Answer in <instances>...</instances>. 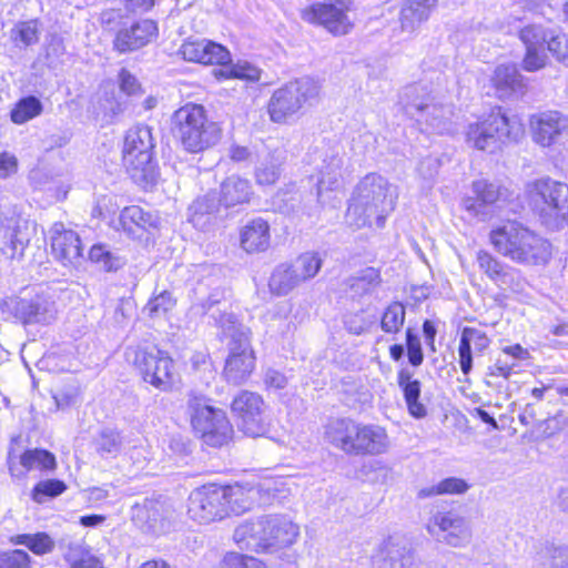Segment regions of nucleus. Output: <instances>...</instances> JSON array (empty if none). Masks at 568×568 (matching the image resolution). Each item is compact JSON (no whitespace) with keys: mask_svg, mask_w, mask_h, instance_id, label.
<instances>
[{"mask_svg":"<svg viewBox=\"0 0 568 568\" xmlns=\"http://www.w3.org/2000/svg\"><path fill=\"white\" fill-rule=\"evenodd\" d=\"M548 51L560 62L568 65V37L565 34L550 36L548 40Z\"/></svg>","mask_w":568,"mask_h":568,"instance_id":"obj_55","label":"nucleus"},{"mask_svg":"<svg viewBox=\"0 0 568 568\" xmlns=\"http://www.w3.org/2000/svg\"><path fill=\"white\" fill-rule=\"evenodd\" d=\"M496 285L504 290H510L515 293H521L526 288V280L523 277L520 271L507 266L505 272L500 275Z\"/></svg>","mask_w":568,"mask_h":568,"instance_id":"obj_53","label":"nucleus"},{"mask_svg":"<svg viewBox=\"0 0 568 568\" xmlns=\"http://www.w3.org/2000/svg\"><path fill=\"white\" fill-rule=\"evenodd\" d=\"M29 241L27 222L0 229V248L11 258L22 256Z\"/></svg>","mask_w":568,"mask_h":568,"instance_id":"obj_28","label":"nucleus"},{"mask_svg":"<svg viewBox=\"0 0 568 568\" xmlns=\"http://www.w3.org/2000/svg\"><path fill=\"white\" fill-rule=\"evenodd\" d=\"M41 32V24L38 19L19 21L11 29L10 38L19 48H28L38 43Z\"/></svg>","mask_w":568,"mask_h":568,"instance_id":"obj_39","label":"nucleus"},{"mask_svg":"<svg viewBox=\"0 0 568 568\" xmlns=\"http://www.w3.org/2000/svg\"><path fill=\"white\" fill-rule=\"evenodd\" d=\"M460 341H466L471 347L474 344L475 349L478 352H483L489 346V338L487 335L475 327H465L462 332Z\"/></svg>","mask_w":568,"mask_h":568,"instance_id":"obj_56","label":"nucleus"},{"mask_svg":"<svg viewBox=\"0 0 568 568\" xmlns=\"http://www.w3.org/2000/svg\"><path fill=\"white\" fill-rule=\"evenodd\" d=\"M348 10L344 0L315 2L302 11V19L308 23L321 24L333 34L343 36L353 27L347 16Z\"/></svg>","mask_w":568,"mask_h":568,"instance_id":"obj_15","label":"nucleus"},{"mask_svg":"<svg viewBox=\"0 0 568 568\" xmlns=\"http://www.w3.org/2000/svg\"><path fill=\"white\" fill-rule=\"evenodd\" d=\"M125 357L145 383L162 392L172 388L174 362L168 352L153 344H140L128 347Z\"/></svg>","mask_w":568,"mask_h":568,"instance_id":"obj_9","label":"nucleus"},{"mask_svg":"<svg viewBox=\"0 0 568 568\" xmlns=\"http://www.w3.org/2000/svg\"><path fill=\"white\" fill-rule=\"evenodd\" d=\"M427 531L450 547H465L470 542L471 529L465 517L455 511H438L427 524Z\"/></svg>","mask_w":568,"mask_h":568,"instance_id":"obj_16","label":"nucleus"},{"mask_svg":"<svg viewBox=\"0 0 568 568\" xmlns=\"http://www.w3.org/2000/svg\"><path fill=\"white\" fill-rule=\"evenodd\" d=\"M16 545L28 547L36 555H45L54 549V540L45 532L22 534L12 538Z\"/></svg>","mask_w":568,"mask_h":568,"instance_id":"obj_44","label":"nucleus"},{"mask_svg":"<svg viewBox=\"0 0 568 568\" xmlns=\"http://www.w3.org/2000/svg\"><path fill=\"white\" fill-rule=\"evenodd\" d=\"M237 418L239 428L247 436H264L270 430L264 399L257 393L242 390L231 405Z\"/></svg>","mask_w":568,"mask_h":568,"instance_id":"obj_12","label":"nucleus"},{"mask_svg":"<svg viewBox=\"0 0 568 568\" xmlns=\"http://www.w3.org/2000/svg\"><path fill=\"white\" fill-rule=\"evenodd\" d=\"M372 564L375 568H415L416 558L403 541L388 537L375 550Z\"/></svg>","mask_w":568,"mask_h":568,"instance_id":"obj_24","label":"nucleus"},{"mask_svg":"<svg viewBox=\"0 0 568 568\" xmlns=\"http://www.w3.org/2000/svg\"><path fill=\"white\" fill-rule=\"evenodd\" d=\"M51 253L67 267H78L83 260V246L80 236L63 223H54L50 230Z\"/></svg>","mask_w":568,"mask_h":568,"instance_id":"obj_19","label":"nucleus"},{"mask_svg":"<svg viewBox=\"0 0 568 568\" xmlns=\"http://www.w3.org/2000/svg\"><path fill=\"white\" fill-rule=\"evenodd\" d=\"M436 3L437 0H407L400 11L403 29L414 30L417 24L426 21Z\"/></svg>","mask_w":568,"mask_h":568,"instance_id":"obj_33","label":"nucleus"},{"mask_svg":"<svg viewBox=\"0 0 568 568\" xmlns=\"http://www.w3.org/2000/svg\"><path fill=\"white\" fill-rule=\"evenodd\" d=\"M255 367V356L235 357L229 356L225 362L224 376L226 381L234 385L243 384L252 374Z\"/></svg>","mask_w":568,"mask_h":568,"instance_id":"obj_36","label":"nucleus"},{"mask_svg":"<svg viewBox=\"0 0 568 568\" xmlns=\"http://www.w3.org/2000/svg\"><path fill=\"white\" fill-rule=\"evenodd\" d=\"M551 34H554V31L537 23L526 24L519 30L518 37L526 49L523 60V68L526 71L534 72L546 65L548 55L545 44L548 45Z\"/></svg>","mask_w":568,"mask_h":568,"instance_id":"obj_18","label":"nucleus"},{"mask_svg":"<svg viewBox=\"0 0 568 568\" xmlns=\"http://www.w3.org/2000/svg\"><path fill=\"white\" fill-rule=\"evenodd\" d=\"M473 191L476 194V200L467 199L465 201V207L468 211H473L475 214L479 213V205L481 204H495L500 201H506L509 196V192L506 187H503L498 183L489 182L487 180H479L473 183Z\"/></svg>","mask_w":568,"mask_h":568,"instance_id":"obj_27","label":"nucleus"},{"mask_svg":"<svg viewBox=\"0 0 568 568\" xmlns=\"http://www.w3.org/2000/svg\"><path fill=\"white\" fill-rule=\"evenodd\" d=\"M179 54L189 62L202 64H224L231 61L229 50L207 39H187L179 49Z\"/></svg>","mask_w":568,"mask_h":568,"instance_id":"obj_21","label":"nucleus"},{"mask_svg":"<svg viewBox=\"0 0 568 568\" xmlns=\"http://www.w3.org/2000/svg\"><path fill=\"white\" fill-rule=\"evenodd\" d=\"M323 260L315 252L301 254L291 265L302 283L315 277L320 272Z\"/></svg>","mask_w":568,"mask_h":568,"instance_id":"obj_43","label":"nucleus"},{"mask_svg":"<svg viewBox=\"0 0 568 568\" xmlns=\"http://www.w3.org/2000/svg\"><path fill=\"white\" fill-rule=\"evenodd\" d=\"M226 500L227 517L231 515H241L252 507L251 490L240 485L223 487Z\"/></svg>","mask_w":568,"mask_h":568,"instance_id":"obj_40","label":"nucleus"},{"mask_svg":"<svg viewBox=\"0 0 568 568\" xmlns=\"http://www.w3.org/2000/svg\"><path fill=\"white\" fill-rule=\"evenodd\" d=\"M18 170L17 158L8 152L0 154V179H7Z\"/></svg>","mask_w":568,"mask_h":568,"instance_id":"obj_64","label":"nucleus"},{"mask_svg":"<svg viewBox=\"0 0 568 568\" xmlns=\"http://www.w3.org/2000/svg\"><path fill=\"white\" fill-rule=\"evenodd\" d=\"M161 220L158 214L145 211L141 206L124 207L119 216L122 231L133 239H141L146 233L159 230Z\"/></svg>","mask_w":568,"mask_h":568,"instance_id":"obj_26","label":"nucleus"},{"mask_svg":"<svg viewBox=\"0 0 568 568\" xmlns=\"http://www.w3.org/2000/svg\"><path fill=\"white\" fill-rule=\"evenodd\" d=\"M442 495L446 494H464L468 490V484L460 478L449 477L439 481Z\"/></svg>","mask_w":568,"mask_h":568,"instance_id":"obj_62","label":"nucleus"},{"mask_svg":"<svg viewBox=\"0 0 568 568\" xmlns=\"http://www.w3.org/2000/svg\"><path fill=\"white\" fill-rule=\"evenodd\" d=\"M42 112V103L33 95L21 99L11 111V120L16 124H23Z\"/></svg>","mask_w":568,"mask_h":568,"instance_id":"obj_45","label":"nucleus"},{"mask_svg":"<svg viewBox=\"0 0 568 568\" xmlns=\"http://www.w3.org/2000/svg\"><path fill=\"white\" fill-rule=\"evenodd\" d=\"M324 438L336 449L351 456H377L389 448L386 429L376 424H364L352 418L329 420Z\"/></svg>","mask_w":568,"mask_h":568,"instance_id":"obj_3","label":"nucleus"},{"mask_svg":"<svg viewBox=\"0 0 568 568\" xmlns=\"http://www.w3.org/2000/svg\"><path fill=\"white\" fill-rule=\"evenodd\" d=\"M532 141L549 148L568 136V115L558 110H546L529 116Z\"/></svg>","mask_w":568,"mask_h":568,"instance_id":"obj_17","label":"nucleus"},{"mask_svg":"<svg viewBox=\"0 0 568 568\" xmlns=\"http://www.w3.org/2000/svg\"><path fill=\"white\" fill-rule=\"evenodd\" d=\"M175 509L163 498L144 499L142 504L132 507V518L141 525H148L154 531H164L165 523L175 517Z\"/></svg>","mask_w":568,"mask_h":568,"instance_id":"obj_23","label":"nucleus"},{"mask_svg":"<svg viewBox=\"0 0 568 568\" xmlns=\"http://www.w3.org/2000/svg\"><path fill=\"white\" fill-rule=\"evenodd\" d=\"M270 226L266 221L255 219L241 231V246L247 253L263 252L270 246Z\"/></svg>","mask_w":568,"mask_h":568,"instance_id":"obj_29","label":"nucleus"},{"mask_svg":"<svg viewBox=\"0 0 568 568\" xmlns=\"http://www.w3.org/2000/svg\"><path fill=\"white\" fill-rule=\"evenodd\" d=\"M224 565L229 568H260L262 562L251 556L230 552L224 557Z\"/></svg>","mask_w":568,"mask_h":568,"instance_id":"obj_57","label":"nucleus"},{"mask_svg":"<svg viewBox=\"0 0 568 568\" xmlns=\"http://www.w3.org/2000/svg\"><path fill=\"white\" fill-rule=\"evenodd\" d=\"M171 132L182 149L200 153L216 145L222 138L220 125L209 120L201 104L186 103L171 116Z\"/></svg>","mask_w":568,"mask_h":568,"instance_id":"obj_5","label":"nucleus"},{"mask_svg":"<svg viewBox=\"0 0 568 568\" xmlns=\"http://www.w3.org/2000/svg\"><path fill=\"white\" fill-rule=\"evenodd\" d=\"M396 196L388 181L376 173L364 176L357 184L345 214L346 224L358 230L375 222L382 227L395 207Z\"/></svg>","mask_w":568,"mask_h":568,"instance_id":"obj_2","label":"nucleus"},{"mask_svg":"<svg viewBox=\"0 0 568 568\" xmlns=\"http://www.w3.org/2000/svg\"><path fill=\"white\" fill-rule=\"evenodd\" d=\"M291 264H280L272 273L270 278V290L276 295H286L297 287L302 282L297 274L293 272Z\"/></svg>","mask_w":568,"mask_h":568,"instance_id":"obj_35","label":"nucleus"},{"mask_svg":"<svg viewBox=\"0 0 568 568\" xmlns=\"http://www.w3.org/2000/svg\"><path fill=\"white\" fill-rule=\"evenodd\" d=\"M496 252L523 265H544L551 256L550 244L516 221H507L489 233Z\"/></svg>","mask_w":568,"mask_h":568,"instance_id":"obj_4","label":"nucleus"},{"mask_svg":"<svg viewBox=\"0 0 568 568\" xmlns=\"http://www.w3.org/2000/svg\"><path fill=\"white\" fill-rule=\"evenodd\" d=\"M345 154L335 150L325 152L317 165V200L324 202V193L336 191L342 186L345 169Z\"/></svg>","mask_w":568,"mask_h":568,"instance_id":"obj_22","label":"nucleus"},{"mask_svg":"<svg viewBox=\"0 0 568 568\" xmlns=\"http://www.w3.org/2000/svg\"><path fill=\"white\" fill-rule=\"evenodd\" d=\"M476 260L480 271H483L495 284L507 267V265L484 250L477 252Z\"/></svg>","mask_w":568,"mask_h":568,"instance_id":"obj_48","label":"nucleus"},{"mask_svg":"<svg viewBox=\"0 0 568 568\" xmlns=\"http://www.w3.org/2000/svg\"><path fill=\"white\" fill-rule=\"evenodd\" d=\"M219 210V203L216 202L214 194H206L203 197L197 199L191 206V222L196 227H204L206 224H211L214 219V214Z\"/></svg>","mask_w":568,"mask_h":568,"instance_id":"obj_41","label":"nucleus"},{"mask_svg":"<svg viewBox=\"0 0 568 568\" xmlns=\"http://www.w3.org/2000/svg\"><path fill=\"white\" fill-rule=\"evenodd\" d=\"M122 447L120 433L113 429H104L97 439V450L102 455H116Z\"/></svg>","mask_w":568,"mask_h":568,"instance_id":"obj_51","label":"nucleus"},{"mask_svg":"<svg viewBox=\"0 0 568 568\" xmlns=\"http://www.w3.org/2000/svg\"><path fill=\"white\" fill-rule=\"evenodd\" d=\"M403 392L410 415L416 418L425 417L427 409L425 405L418 400L420 396V383L414 379L412 384H407L403 388Z\"/></svg>","mask_w":568,"mask_h":568,"instance_id":"obj_50","label":"nucleus"},{"mask_svg":"<svg viewBox=\"0 0 568 568\" xmlns=\"http://www.w3.org/2000/svg\"><path fill=\"white\" fill-rule=\"evenodd\" d=\"M67 490L64 481L59 479H45L39 481L32 489V499L42 504L47 498H54Z\"/></svg>","mask_w":568,"mask_h":568,"instance_id":"obj_47","label":"nucleus"},{"mask_svg":"<svg viewBox=\"0 0 568 568\" xmlns=\"http://www.w3.org/2000/svg\"><path fill=\"white\" fill-rule=\"evenodd\" d=\"M223 487L206 485L194 489L187 500V515L199 524L221 521L227 517Z\"/></svg>","mask_w":568,"mask_h":568,"instance_id":"obj_13","label":"nucleus"},{"mask_svg":"<svg viewBox=\"0 0 568 568\" xmlns=\"http://www.w3.org/2000/svg\"><path fill=\"white\" fill-rule=\"evenodd\" d=\"M523 135L521 123L515 116H507L498 108L484 120L468 125L466 143L473 149L495 153L505 144L517 142Z\"/></svg>","mask_w":568,"mask_h":568,"instance_id":"obj_7","label":"nucleus"},{"mask_svg":"<svg viewBox=\"0 0 568 568\" xmlns=\"http://www.w3.org/2000/svg\"><path fill=\"white\" fill-rule=\"evenodd\" d=\"M219 69H214L213 73L217 79H240L247 81H257L260 79V69L248 62H237L230 64H219Z\"/></svg>","mask_w":568,"mask_h":568,"instance_id":"obj_42","label":"nucleus"},{"mask_svg":"<svg viewBox=\"0 0 568 568\" xmlns=\"http://www.w3.org/2000/svg\"><path fill=\"white\" fill-rule=\"evenodd\" d=\"M264 385L267 389H283L287 385V377L280 371L267 368L264 372Z\"/></svg>","mask_w":568,"mask_h":568,"instance_id":"obj_59","label":"nucleus"},{"mask_svg":"<svg viewBox=\"0 0 568 568\" xmlns=\"http://www.w3.org/2000/svg\"><path fill=\"white\" fill-rule=\"evenodd\" d=\"M298 537V525L282 514L245 520L236 526L233 534V539L241 549L268 554L292 547Z\"/></svg>","mask_w":568,"mask_h":568,"instance_id":"obj_1","label":"nucleus"},{"mask_svg":"<svg viewBox=\"0 0 568 568\" xmlns=\"http://www.w3.org/2000/svg\"><path fill=\"white\" fill-rule=\"evenodd\" d=\"M20 464L27 470L53 471L57 468L55 456L45 449H28L20 456Z\"/></svg>","mask_w":568,"mask_h":568,"instance_id":"obj_38","label":"nucleus"},{"mask_svg":"<svg viewBox=\"0 0 568 568\" xmlns=\"http://www.w3.org/2000/svg\"><path fill=\"white\" fill-rule=\"evenodd\" d=\"M194 430L211 446H222L232 435V425L222 409L214 408L201 398L189 400Z\"/></svg>","mask_w":568,"mask_h":568,"instance_id":"obj_11","label":"nucleus"},{"mask_svg":"<svg viewBox=\"0 0 568 568\" xmlns=\"http://www.w3.org/2000/svg\"><path fill=\"white\" fill-rule=\"evenodd\" d=\"M1 311L12 315L22 325H48L54 321L57 310L50 300L37 295L32 298L11 296L2 301Z\"/></svg>","mask_w":568,"mask_h":568,"instance_id":"obj_14","label":"nucleus"},{"mask_svg":"<svg viewBox=\"0 0 568 568\" xmlns=\"http://www.w3.org/2000/svg\"><path fill=\"white\" fill-rule=\"evenodd\" d=\"M281 175V162L273 156L256 168L255 179L261 185L274 184Z\"/></svg>","mask_w":568,"mask_h":568,"instance_id":"obj_52","label":"nucleus"},{"mask_svg":"<svg viewBox=\"0 0 568 568\" xmlns=\"http://www.w3.org/2000/svg\"><path fill=\"white\" fill-rule=\"evenodd\" d=\"M154 143L148 125H135L128 130L122 150L123 164L132 180L143 187L153 185L156 172L152 163Z\"/></svg>","mask_w":568,"mask_h":568,"instance_id":"obj_8","label":"nucleus"},{"mask_svg":"<svg viewBox=\"0 0 568 568\" xmlns=\"http://www.w3.org/2000/svg\"><path fill=\"white\" fill-rule=\"evenodd\" d=\"M89 258L92 262L101 263L106 271L114 267L112 256L103 245H93L89 251Z\"/></svg>","mask_w":568,"mask_h":568,"instance_id":"obj_60","label":"nucleus"},{"mask_svg":"<svg viewBox=\"0 0 568 568\" xmlns=\"http://www.w3.org/2000/svg\"><path fill=\"white\" fill-rule=\"evenodd\" d=\"M175 305V298L169 291H162L158 295L149 300L144 307V312L150 317L164 316Z\"/></svg>","mask_w":568,"mask_h":568,"instance_id":"obj_49","label":"nucleus"},{"mask_svg":"<svg viewBox=\"0 0 568 568\" xmlns=\"http://www.w3.org/2000/svg\"><path fill=\"white\" fill-rule=\"evenodd\" d=\"M491 82L500 98H506L523 89V77L514 64L498 65L494 71Z\"/></svg>","mask_w":568,"mask_h":568,"instance_id":"obj_32","label":"nucleus"},{"mask_svg":"<svg viewBox=\"0 0 568 568\" xmlns=\"http://www.w3.org/2000/svg\"><path fill=\"white\" fill-rule=\"evenodd\" d=\"M406 344L409 363L414 366H419L423 363L424 355L422 352L420 342L418 337L413 334L410 328H408L406 332Z\"/></svg>","mask_w":568,"mask_h":568,"instance_id":"obj_58","label":"nucleus"},{"mask_svg":"<svg viewBox=\"0 0 568 568\" xmlns=\"http://www.w3.org/2000/svg\"><path fill=\"white\" fill-rule=\"evenodd\" d=\"M320 85L311 78H302L277 89L268 102L270 118L275 123H285L305 104L315 100Z\"/></svg>","mask_w":568,"mask_h":568,"instance_id":"obj_10","label":"nucleus"},{"mask_svg":"<svg viewBox=\"0 0 568 568\" xmlns=\"http://www.w3.org/2000/svg\"><path fill=\"white\" fill-rule=\"evenodd\" d=\"M0 568H30V556L23 550L2 552Z\"/></svg>","mask_w":568,"mask_h":568,"instance_id":"obj_54","label":"nucleus"},{"mask_svg":"<svg viewBox=\"0 0 568 568\" xmlns=\"http://www.w3.org/2000/svg\"><path fill=\"white\" fill-rule=\"evenodd\" d=\"M223 326L224 334L230 336L231 341L229 344L230 354L229 356L246 357V354L254 356V352L251 347L248 332L243 327L236 326L232 315H223L220 320Z\"/></svg>","mask_w":568,"mask_h":568,"instance_id":"obj_31","label":"nucleus"},{"mask_svg":"<svg viewBox=\"0 0 568 568\" xmlns=\"http://www.w3.org/2000/svg\"><path fill=\"white\" fill-rule=\"evenodd\" d=\"M526 197L547 229L558 231L568 225V184L551 178L537 179L526 185Z\"/></svg>","mask_w":568,"mask_h":568,"instance_id":"obj_6","label":"nucleus"},{"mask_svg":"<svg viewBox=\"0 0 568 568\" xmlns=\"http://www.w3.org/2000/svg\"><path fill=\"white\" fill-rule=\"evenodd\" d=\"M458 356L463 374L468 375L473 368V355L471 347H469L466 341H459Z\"/></svg>","mask_w":568,"mask_h":568,"instance_id":"obj_63","label":"nucleus"},{"mask_svg":"<svg viewBox=\"0 0 568 568\" xmlns=\"http://www.w3.org/2000/svg\"><path fill=\"white\" fill-rule=\"evenodd\" d=\"M253 194L248 180L239 175L226 178L221 184L220 203L226 207L247 203Z\"/></svg>","mask_w":568,"mask_h":568,"instance_id":"obj_30","label":"nucleus"},{"mask_svg":"<svg viewBox=\"0 0 568 568\" xmlns=\"http://www.w3.org/2000/svg\"><path fill=\"white\" fill-rule=\"evenodd\" d=\"M405 322V307L399 302H393L384 311L381 327L385 333L396 334L398 333Z\"/></svg>","mask_w":568,"mask_h":568,"instance_id":"obj_46","label":"nucleus"},{"mask_svg":"<svg viewBox=\"0 0 568 568\" xmlns=\"http://www.w3.org/2000/svg\"><path fill=\"white\" fill-rule=\"evenodd\" d=\"M120 88L128 95H136L141 92V85L136 78L125 69H122L119 74Z\"/></svg>","mask_w":568,"mask_h":568,"instance_id":"obj_61","label":"nucleus"},{"mask_svg":"<svg viewBox=\"0 0 568 568\" xmlns=\"http://www.w3.org/2000/svg\"><path fill=\"white\" fill-rule=\"evenodd\" d=\"M158 36V24L151 19H141L130 27L118 31L113 41L115 50L121 53L145 47Z\"/></svg>","mask_w":568,"mask_h":568,"instance_id":"obj_25","label":"nucleus"},{"mask_svg":"<svg viewBox=\"0 0 568 568\" xmlns=\"http://www.w3.org/2000/svg\"><path fill=\"white\" fill-rule=\"evenodd\" d=\"M418 85H412L406 89L405 97L408 99L406 111L412 115H417L418 121H425L434 129H440L444 120L450 115V106L435 103L434 98L429 95H419Z\"/></svg>","mask_w":568,"mask_h":568,"instance_id":"obj_20","label":"nucleus"},{"mask_svg":"<svg viewBox=\"0 0 568 568\" xmlns=\"http://www.w3.org/2000/svg\"><path fill=\"white\" fill-rule=\"evenodd\" d=\"M381 283L379 271L374 267H366L348 280V287L354 296L362 297L374 293Z\"/></svg>","mask_w":568,"mask_h":568,"instance_id":"obj_37","label":"nucleus"},{"mask_svg":"<svg viewBox=\"0 0 568 568\" xmlns=\"http://www.w3.org/2000/svg\"><path fill=\"white\" fill-rule=\"evenodd\" d=\"M71 568H103V564L83 542L69 541L63 554Z\"/></svg>","mask_w":568,"mask_h":568,"instance_id":"obj_34","label":"nucleus"}]
</instances>
